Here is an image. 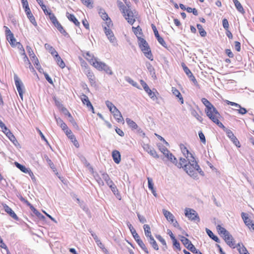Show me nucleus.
Segmentation results:
<instances>
[{"label":"nucleus","instance_id":"nucleus-1","mask_svg":"<svg viewBox=\"0 0 254 254\" xmlns=\"http://www.w3.org/2000/svg\"><path fill=\"white\" fill-rule=\"evenodd\" d=\"M188 164L185 165L184 167V170L189 176L194 179L196 178L197 176L196 171L198 172L200 175L204 176V172L201 170L192 155L190 156V158H188Z\"/></svg>","mask_w":254,"mask_h":254},{"label":"nucleus","instance_id":"nucleus-2","mask_svg":"<svg viewBox=\"0 0 254 254\" xmlns=\"http://www.w3.org/2000/svg\"><path fill=\"white\" fill-rule=\"evenodd\" d=\"M201 102L206 108L205 112L207 116L215 124L219 121L221 115L213 105L206 98L201 99Z\"/></svg>","mask_w":254,"mask_h":254},{"label":"nucleus","instance_id":"nucleus-3","mask_svg":"<svg viewBox=\"0 0 254 254\" xmlns=\"http://www.w3.org/2000/svg\"><path fill=\"white\" fill-rule=\"evenodd\" d=\"M117 3L118 6L119 7L125 19L127 21L128 23L132 25L135 21L136 17L133 11L131 10L129 3H127L125 1L127 5H125L120 0H118Z\"/></svg>","mask_w":254,"mask_h":254},{"label":"nucleus","instance_id":"nucleus-4","mask_svg":"<svg viewBox=\"0 0 254 254\" xmlns=\"http://www.w3.org/2000/svg\"><path fill=\"white\" fill-rule=\"evenodd\" d=\"M138 44L141 51L145 56L151 61L153 60V56L150 48L146 41L141 37H138Z\"/></svg>","mask_w":254,"mask_h":254},{"label":"nucleus","instance_id":"nucleus-5","mask_svg":"<svg viewBox=\"0 0 254 254\" xmlns=\"http://www.w3.org/2000/svg\"><path fill=\"white\" fill-rule=\"evenodd\" d=\"M94 60V63H92V65L99 71H104L109 75H113V72L111 67L104 62L99 60L98 62Z\"/></svg>","mask_w":254,"mask_h":254},{"label":"nucleus","instance_id":"nucleus-6","mask_svg":"<svg viewBox=\"0 0 254 254\" xmlns=\"http://www.w3.org/2000/svg\"><path fill=\"white\" fill-rule=\"evenodd\" d=\"M216 124L226 132L227 136L231 139V141L236 145V146L239 147L240 146L239 140L230 129L227 128L219 121L217 122Z\"/></svg>","mask_w":254,"mask_h":254},{"label":"nucleus","instance_id":"nucleus-7","mask_svg":"<svg viewBox=\"0 0 254 254\" xmlns=\"http://www.w3.org/2000/svg\"><path fill=\"white\" fill-rule=\"evenodd\" d=\"M185 211V216L188 217L189 220L194 221H197V222L200 221L198 214L194 209L190 208H186Z\"/></svg>","mask_w":254,"mask_h":254},{"label":"nucleus","instance_id":"nucleus-8","mask_svg":"<svg viewBox=\"0 0 254 254\" xmlns=\"http://www.w3.org/2000/svg\"><path fill=\"white\" fill-rule=\"evenodd\" d=\"M163 213L167 220L172 224L175 227L179 229H181L177 221L175 219L174 216L170 211L166 209H163Z\"/></svg>","mask_w":254,"mask_h":254},{"label":"nucleus","instance_id":"nucleus-9","mask_svg":"<svg viewBox=\"0 0 254 254\" xmlns=\"http://www.w3.org/2000/svg\"><path fill=\"white\" fill-rule=\"evenodd\" d=\"M181 241L185 247L192 253H197L198 250L195 248L191 242L187 238L182 236Z\"/></svg>","mask_w":254,"mask_h":254},{"label":"nucleus","instance_id":"nucleus-10","mask_svg":"<svg viewBox=\"0 0 254 254\" xmlns=\"http://www.w3.org/2000/svg\"><path fill=\"white\" fill-rule=\"evenodd\" d=\"M14 80L19 96L20 97L21 99L23 100V88H24L23 84L16 75H15L14 76Z\"/></svg>","mask_w":254,"mask_h":254},{"label":"nucleus","instance_id":"nucleus-11","mask_svg":"<svg viewBox=\"0 0 254 254\" xmlns=\"http://www.w3.org/2000/svg\"><path fill=\"white\" fill-rule=\"evenodd\" d=\"M104 30L106 35L110 42L112 43L113 45H116L117 44V40L113 31L110 29L107 28V27H104Z\"/></svg>","mask_w":254,"mask_h":254},{"label":"nucleus","instance_id":"nucleus-12","mask_svg":"<svg viewBox=\"0 0 254 254\" xmlns=\"http://www.w3.org/2000/svg\"><path fill=\"white\" fill-rule=\"evenodd\" d=\"M150 98L154 101H155L156 103L160 104V102L159 101V98L157 95H159V93L157 92V90L155 89H153L151 90L150 89L148 90V91L146 92Z\"/></svg>","mask_w":254,"mask_h":254},{"label":"nucleus","instance_id":"nucleus-13","mask_svg":"<svg viewBox=\"0 0 254 254\" xmlns=\"http://www.w3.org/2000/svg\"><path fill=\"white\" fill-rule=\"evenodd\" d=\"M223 239L227 244L230 247L235 248L236 247L234 239L230 233L227 236L223 237Z\"/></svg>","mask_w":254,"mask_h":254},{"label":"nucleus","instance_id":"nucleus-14","mask_svg":"<svg viewBox=\"0 0 254 254\" xmlns=\"http://www.w3.org/2000/svg\"><path fill=\"white\" fill-rule=\"evenodd\" d=\"M15 165L16 167L18 168L20 171L25 173H28L30 177L32 178L34 177L33 173L28 168H26L24 166L19 164V163L15 162Z\"/></svg>","mask_w":254,"mask_h":254},{"label":"nucleus","instance_id":"nucleus-15","mask_svg":"<svg viewBox=\"0 0 254 254\" xmlns=\"http://www.w3.org/2000/svg\"><path fill=\"white\" fill-rule=\"evenodd\" d=\"M115 111L112 114L114 115V118L118 123H124V120L120 111L117 109L115 108Z\"/></svg>","mask_w":254,"mask_h":254},{"label":"nucleus","instance_id":"nucleus-16","mask_svg":"<svg viewBox=\"0 0 254 254\" xmlns=\"http://www.w3.org/2000/svg\"><path fill=\"white\" fill-rule=\"evenodd\" d=\"M241 216L245 224L249 227H250V226L252 227V224L253 223H252V221L249 218L248 214L242 212L241 213Z\"/></svg>","mask_w":254,"mask_h":254},{"label":"nucleus","instance_id":"nucleus-17","mask_svg":"<svg viewBox=\"0 0 254 254\" xmlns=\"http://www.w3.org/2000/svg\"><path fill=\"white\" fill-rule=\"evenodd\" d=\"M86 74L92 85L95 84V77L93 73L89 69L86 71Z\"/></svg>","mask_w":254,"mask_h":254},{"label":"nucleus","instance_id":"nucleus-18","mask_svg":"<svg viewBox=\"0 0 254 254\" xmlns=\"http://www.w3.org/2000/svg\"><path fill=\"white\" fill-rule=\"evenodd\" d=\"M100 173H101L102 179L108 186L112 185L114 183L107 173L101 171Z\"/></svg>","mask_w":254,"mask_h":254},{"label":"nucleus","instance_id":"nucleus-19","mask_svg":"<svg viewBox=\"0 0 254 254\" xmlns=\"http://www.w3.org/2000/svg\"><path fill=\"white\" fill-rule=\"evenodd\" d=\"M66 16L68 20L72 22L76 26H78L80 25V22L73 14H70L69 12H66Z\"/></svg>","mask_w":254,"mask_h":254},{"label":"nucleus","instance_id":"nucleus-20","mask_svg":"<svg viewBox=\"0 0 254 254\" xmlns=\"http://www.w3.org/2000/svg\"><path fill=\"white\" fill-rule=\"evenodd\" d=\"M4 209L5 212H7L14 220H18V217L10 207L6 205L5 207H4Z\"/></svg>","mask_w":254,"mask_h":254},{"label":"nucleus","instance_id":"nucleus-21","mask_svg":"<svg viewBox=\"0 0 254 254\" xmlns=\"http://www.w3.org/2000/svg\"><path fill=\"white\" fill-rule=\"evenodd\" d=\"M112 157L114 162L119 164L121 161V154L119 151L117 150H114L112 152Z\"/></svg>","mask_w":254,"mask_h":254},{"label":"nucleus","instance_id":"nucleus-22","mask_svg":"<svg viewBox=\"0 0 254 254\" xmlns=\"http://www.w3.org/2000/svg\"><path fill=\"white\" fill-rule=\"evenodd\" d=\"M85 58L87 60H88L89 62L91 65H92L93 63H94V60H95L97 62H98L99 61L98 59L95 58L94 56L92 54H91L89 52H87L85 53Z\"/></svg>","mask_w":254,"mask_h":254},{"label":"nucleus","instance_id":"nucleus-23","mask_svg":"<svg viewBox=\"0 0 254 254\" xmlns=\"http://www.w3.org/2000/svg\"><path fill=\"white\" fill-rule=\"evenodd\" d=\"M180 149L181 150L182 152L187 159H188V158H190V156H191V155H192L189 152V151L188 150L186 147L182 144L180 145Z\"/></svg>","mask_w":254,"mask_h":254},{"label":"nucleus","instance_id":"nucleus-24","mask_svg":"<svg viewBox=\"0 0 254 254\" xmlns=\"http://www.w3.org/2000/svg\"><path fill=\"white\" fill-rule=\"evenodd\" d=\"M172 92L175 96H176V97H177L179 98L181 104H183L184 103V99H183V98L181 94L180 93V91L178 89H177L176 88L172 87Z\"/></svg>","mask_w":254,"mask_h":254},{"label":"nucleus","instance_id":"nucleus-25","mask_svg":"<svg viewBox=\"0 0 254 254\" xmlns=\"http://www.w3.org/2000/svg\"><path fill=\"white\" fill-rule=\"evenodd\" d=\"M23 61L25 63V66L26 67H29L31 72H35V70L34 69L33 66L31 65L28 57H27V56L26 55L24 56Z\"/></svg>","mask_w":254,"mask_h":254},{"label":"nucleus","instance_id":"nucleus-26","mask_svg":"<svg viewBox=\"0 0 254 254\" xmlns=\"http://www.w3.org/2000/svg\"><path fill=\"white\" fill-rule=\"evenodd\" d=\"M55 61H56L57 64L61 67L62 68H64L65 65L63 60L60 57L59 54L55 55V56L54 57Z\"/></svg>","mask_w":254,"mask_h":254},{"label":"nucleus","instance_id":"nucleus-27","mask_svg":"<svg viewBox=\"0 0 254 254\" xmlns=\"http://www.w3.org/2000/svg\"><path fill=\"white\" fill-rule=\"evenodd\" d=\"M206 232L209 237L217 243L220 242V240L217 236L214 235L213 232L208 228L205 229Z\"/></svg>","mask_w":254,"mask_h":254},{"label":"nucleus","instance_id":"nucleus-28","mask_svg":"<svg viewBox=\"0 0 254 254\" xmlns=\"http://www.w3.org/2000/svg\"><path fill=\"white\" fill-rule=\"evenodd\" d=\"M187 161L188 162V159H186L185 158L181 157L180 158V162L178 163V161H177V163L176 164V166L179 168H182L184 169V166H185V165L188 164Z\"/></svg>","mask_w":254,"mask_h":254},{"label":"nucleus","instance_id":"nucleus-29","mask_svg":"<svg viewBox=\"0 0 254 254\" xmlns=\"http://www.w3.org/2000/svg\"><path fill=\"white\" fill-rule=\"evenodd\" d=\"M55 119L57 124L62 128L63 130H65V129H67V125L60 118H57L55 117Z\"/></svg>","mask_w":254,"mask_h":254},{"label":"nucleus","instance_id":"nucleus-30","mask_svg":"<svg viewBox=\"0 0 254 254\" xmlns=\"http://www.w3.org/2000/svg\"><path fill=\"white\" fill-rule=\"evenodd\" d=\"M44 46L45 49L48 50L53 56L55 57V55H57L58 54L55 49L50 44L46 43L45 44Z\"/></svg>","mask_w":254,"mask_h":254},{"label":"nucleus","instance_id":"nucleus-31","mask_svg":"<svg viewBox=\"0 0 254 254\" xmlns=\"http://www.w3.org/2000/svg\"><path fill=\"white\" fill-rule=\"evenodd\" d=\"M143 229L144 230L145 235L148 239L153 237L151 235L150 226L148 225L144 224L143 226Z\"/></svg>","mask_w":254,"mask_h":254},{"label":"nucleus","instance_id":"nucleus-32","mask_svg":"<svg viewBox=\"0 0 254 254\" xmlns=\"http://www.w3.org/2000/svg\"><path fill=\"white\" fill-rule=\"evenodd\" d=\"M217 230L220 235H221L223 237L227 236L229 232L226 230L224 228L221 227L220 225H218L217 226Z\"/></svg>","mask_w":254,"mask_h":254},{"label":"nucleus","instance_id":"nucleus-33","mask_svg":"<svg viewBox=\"0 0 254 254\" xmlns=\"http://www.w3.org/2000/svg\"><path fill=\"white\" fill-rule=\"evenodd\" d=\"M126 121L127 125L130 127L132 129H135V128H137V125L132 120H131L129 118H127L126 119Z\"/></svg>","mask_w":254,"mask_h":254},{"label":"nucleus","instance_id":"nucleus-34","mask_svg":"<svg viewBox=\"0 0 254 254\" xmlns=\"http://www.w3.org/2000/svg\"><path fill=\"white\" fill-rule=\"evenodd\" d=\"M93 177L100 186H104V182L103 180V179L100 177L97 173H93Z\"/></svg>","mask_w":254,"mask_h":254},{"label":"nucleus","instance_id":"nucleus-35","mask_svg":"<svg viewBox=\"0 0 254 254\" xmlns=\"http://www.w3.org/2000/svg\"><path fill=\"white\" fill-rule=\"evenodd\" d=\"M108 187L110 188L113 193L117 196V198H119V196H120L119 190L114 183L112 185H109Z\"/></svg>","mask_w":254,"mask_h":254},{"label":"nucleus","instance_id":"nucleus-36","mask_svg":"<svg viewBox=\"0 0 254 254\" xmlns=\"http://www.w3.org/2000/svg\"><path fill=\"white\" fill-rule=\"evenodd\" d=\"M233 1L237 9L241 13H244L245 12L244 9L239 0H233Z\"/></svg>","mask_w":254,"mask_h":254},{"label":"nucleus","instance_id":"nucleus-37","mask_svg":"<svg viewBox=\"0 0 254 254\" xmlns=\"http://www.w3.org/2000/svg\"><path fill=\"white\" fill-rule=\"evenodd\" d=\"M132 30L134 34L136 36L137 39L138 37H140V35L143 34L142 29L139 26H137L136 27H132Z\"/></svg>","mask_w":254,"mask_h":254},{"label":"nucleus","instance_id":"nucleus-38","mask_svg":"<svg viewBox=\"0 0 254 254\" xmlns=\"http://www.w3.org/2000/svg\"><path fill=\"white\" fill-rule=\"evenodd\" d=\"M156 238L164 246V247L162 248L163 250L164 251H166V249H167V246L165 239H163L162 237L159 235H156Z\"/></svg>","mask_w":254,"mask_h":254},{"label":"nucleus","instance_id":"nucleus-39","mask_svg":"<svg viewBox=\"0 0 254 254\" xmlns=\"http://www.w3.org/2000/svg\"><path fill=\"white\" fill-rule=\"evenodd\" d=\"M7 40L9 42L11 46H15L16 44V39H15L13 34L6 37Z\"/></svg>","mask_w":254,"mask_h":254},{"label":"nucleus","instance_id":"nucleus-40","mask_svg":"<svg viewBox=\"0 0 254 254\" xmlns=\"http://www.w3.org/2000/svg\"><path fill=\"white\" fill-rule=\"evenodd\" d=\"M236 247L238 248V250L240 254H250L243 245L241 246L240 244H238Z\"/></svg>","mask_w":254,"mask_h":254},{"label":"nucleus","instance_id":"nucleus-41","mask_svg":"<svg viewBox=\"0 0 254 254\" xmlns=\"http://www.w3.org/2000/svg\"><path fill=\"white\" fill-rule=\"evenodd\" d=\"M6 135L15 145H16L17 144H18L17 140L11 131Z\"/></svg>","mask_w":254,"mask_h":254},{"label":"nucleus","instance_id":"nucleus-42","mask_svg":"<svg viewBox=\"0 0 254 254\" xmlns=\"http://www.w3.org/2000/svg\"><path fill=\"white\" fill-rule=\"evenodd\" d=\"M148 240L150 244L155 250L157 251L159 250L158 246L153 237L148 239Z\"/></svg>","mask_w":254,"mask_h":254},{"label":"nucleus","instance_id":"nucleus-43","mask_svg":"<svg viewBox=\"0 0 254 254\" xmlns=\"http://www.w3.org/2000/svg\"><path fill=\"white\" fill-rule=\"evenodd\" d=\"M191 114L192 116H193L194 117L196 118V119L200 122V123L202 122L203 119L199 115V114L197 113V112L194 110V109H191Z\"/></svg>","mask_w":254,"mask_h":254},{"label":"nucleus","instance_id":"nucleus-44","mask_svg":"<svg viewBox=\"0 0 254 254\" xmlns=\"http://www.w3.org/2000/svg\"><path fill=\"white\" fill-rule=\"evenodd\" d=\"M146 67L150 75H151L152 77L154 76H155V69L151 64L149 63H147Z\"/></svg>","mask_w":254,"mask_h":254},{"label":"nucleus","instance_id":"nucleus-45","mask_svg":"<svg viewBox=\"0 0 254 254\" xmlns=\"http://www.w3.org/2000/svg\"><path fill=\"white\" fill-rule=\"evenodd\" d=\"M136 243L146 254H148L149 253V252L147 248L146 247L145 244L140 239L139 240H138V241H136Z\"/></svg>","mask_w":254,"mask_h":254},{"label":"nucleus","instance_id":"nucleus-46","mask_svg":"<svg viewBox=\"0 0 254 254\" xmlns=\"http://www.w3.org/2000/svg\"><path fill=\"white\" fill-rule=\"evenodd\" d=\"M55 27H57L58 30L64 36H66L67 35V33L64 30L63 27L62 26V25L58 22V23H56L54 25Z\"/></svg>","mask_w":254,"mask_h":254},{"label":"nucleus","instance_id":"nucleus-47","mask_svg":"<svg viewBox=\"0 0 254 254\" xmlns=\"http://www.w3.org/2000/svg\"><path fill=\"white\" fill-rule=\"evenodd\" d=\"M106 105L111 113H114V112L115 111V108H117L115 106L114 104L109 101H106Z\"/></svg>","mask_w":254,"mask_h":254},{"label":"nucleus","instance_id":"nucleus-48","mask_svg":"<svg viewBox=\"0 0 254 254\" xmlns=\"http://www.w3.org/2000/svg\"><path fill=\"white\" fill-rule=\"evenodd\" d=\"M196 27L199 31V34L202 37H205L206 35V32L203 28L201 25L197 24Z\"/></svg>","mask_w":254,"mask_h":254},{"label":"nucleus","instance_id":"nucleus-49","mask_svg":"<svg viewBox=\"0 0 254 254\" xmlns=\"http://www.w3.org/2000/svg\"><path fill=\"white\" fill-rule=\"evenodd\" d=\"M182 66L183 67V69L186 73V74L189 77H191L192 76V73L189 69V68L185 65V64H182Z\"/></svg>","mask_w":254,"mask_h":254},{"label":"nucleus","instance_id":"nucleus-50","mask_svg":"<svg viewBox=\"0 0 254 254\" xmlns=\"http://www.w3.org/2000/svg\"><path fill=\"white\" fill-rule=\"evenodd\" d=\"M27 17L28 18V19H29V20L30 21V22L35 26H37V22L36 21V20L35 19V17H34V16L33 15L32 13H28L27 15Z\"/></svg>","mask_w":254,"mask_h":254},{"label":"nucleus","instance_id":"nucleus-51","mask_svg":"<svg viewBox=\"0 0 254 254\" xmlns=\"http://www.w3.org/2000/svg\"><path fill=\"white\" fill-rule=\"evenodd\" d=\"M69 138L71 140V141L73 143L74 145L78 148L79 147V143L76 140L75 136L73 134H71L69 136Z\"/></svg>","mask_w":254,"mask_h":254},{"label":"nucleus","instance_id":"nucleus-52","mask_svg":"<svg viewBox=\"0 0 254 254\" xmlns=\"http://www.w3.org/2000/svg\"><path fill=\"white\" fill-rule=\"evenodd\" d=\"M236 111H237L240 114L245 115L247 113V110L246 108L241 107H238V109H234Z\"/></svg>","mask_w":254,"mask_h":254},{"label":"nucleus","instance_id":"nucleus-53","mask_svg":"<svg viewBox=\"0 0 254 254\" xmlns=\"http://www.w3.org/2000/svg\"><path fill=\"white\" fill-rule=\"evenodd\" d=\"M49 16L50 19H51V21L52 22L54 25L56 24V23H58L59 21H58L57 18L53 13L49 12Z\"/></svg>","mask_w":254,"mask_h":254},{"label":"nucleus","instance_id":"nucleus-54","mask_svg":"<svg viewBox=\"0 0 254 254\" xmlns=\"http://www.w3.org/2000/svg\"><path fill=\"white\" fill-rule=\"evenodd\" d=\"M31 210L33 211V212L39 218H44V216L42 215L41 213H40L33 206H31Z\"/></svg>","mask_w":254,"mask_h":254},{"label":"nucleus","instance_id":"nucleus-55","mask_svg":"<svg viewBox=\"0 0 254 254\" xmlns=\"http://www.w3.org/2000/svg\"><path fill=\"white\" fill-rule=\"evenodd\" d=\"M167 159L170 161L172 163L176 165L177 163V158L173 155L172 153L169 154V157H167Z\"/></svg>","mask_w":254,"mask_h":254},{"label":"nucleus","instance_id":"nucleus-56","mask_svg":"<svg viewBox=\"0 0 254 254\" xmlns=\"http://www.w3.org/2000/svg\"><path fill=\"white\" fill-rule=\"evenodd\" d=\"M150 155H151L152 157L155 158H158L159 156L158 155L156 151L153 148H151V149L149 150V152H148Z\"/></svg>","mask_w":254,"mask_h":254},{"label":"nucleus","instance_id":"nucleus-57","mask_svg":"<svg viewBox=\"0 0 254 254\" xmlns=\"http://www.w3.org/2000/svg\"><path fill=\"white\" fill-rule=\"evenodd\" d=\"M157 39V41H158V42L162 46H163L164 48H167V45L166 43V42H165V41L164 40V39H163V38H162L161 37L159 36L158 37L156 38Z\"/></svg>","mask_w":254,"mask_h":254},{"label":"nucleus","instance_id":"nucleus-58","mask_svg":"<svg viewBox=\"0 0 254 254\" xmlns=\"http://www.w3.org/2000/svg\"><path fill=\"white\" fill-rule=\"evenodd\" d=\"M80 99L84 105H86L87 102H89L88 97L85 94H82L80 97Z\"/></svg>","mask_w":254,"mask_h":254},{"label":"nucleus","instance_id":"nucleus-59","mask_svg":"<svg viewBox=\"0 0 254 254\" xmlns=\"http://www.w3.org/2000/svg\"><path fill=\"white\" fill-rule=\"evenodd\" d=\"M198 136L199 137L200 141L203 144H205L206 143L205 137L204 134L203 133V132L201 131H200L198 132Z\"/></svg>","mask_w":254,"mask_h":254},{"label":"nucleus","instance_id":"nucleus-60","mask_svg":"<svg viewBox=\"0 0 254 254\" xmlns=\"http://www.w3.org/2000/svg\"><path fill=\"white\" fill-rule=\"evenodd\" d=\"M16 45H17L18 48L20 50V54L23 56L25 55V51L22 45L19 42L16 43Z\"/></svg>","mask_w":254,"mask_h":254},{"label":"nucleus","instance_id":"nucleus-61","mask_svg":"<svg viewBox=\"0 0 254 254\" xmlns=\"http://www.w3.org/2000/svg\"><path fill=\"white\" fill-rule=\"evenodd\" d=\"M126 80L127 82L129 83L130 84H131L134 87H137V83L136 82H135L133 79L130 78V77H126Z\"/></svg>","mask_w":254,"mask_h":254},{"label":"nucleus","instance_id":"nucleus-62","mask_svg":"<svg viewBox=\"0 0 254 254\" xmlns=\"http://www.w3.org/2000/svg\"><path fill=\"white\" fill-rule=\"evenodd\" d=\"M44 158L45 159L47 163L49 164V165L50 166V167L51 168H53L54 165L53 163L52 162V161H51V160L49 158V157L47 155H45L44 156Z\"/></svg>","mask_w":254,"mask_h":254},{"label":"nucleus","instance_id":"nucleus-63","mask_svg":"<svg viewBox=\"0 0 254 254\" xmlns=\"http://www.w3.org/2000/svg\"><path fill=\"white\" fill-rule=\"evenodd\" d=\"M222 24L224 28L226 30L229 28V23L227 19L224 18L222 20Z\"/></svg>","mask_w":254,"mask_h":254},{"label":"nucleus","instance_id":"nucleus-64","mask_svg":"<svg viewBox=\"0 0 254 254\" xmlns=\"http://www.w3.org/2000/svg\"><path fill=\"white\" fill-rule=\"evenodd\" d=\"M26 50H27V51L29 54V56L30 57V58L33 56H35L32 48L30 46H27L26 47Z\"/></svg>","mask_w":254,"mask_h":254}]
</instances>
